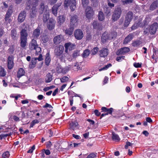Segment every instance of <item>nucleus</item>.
<instances>
[{"label": "nucleus", "mask_w": 158, "mask_h": 158, "mask_svg": "<svg viewBox=\"0 0 158 158\" xmlns=\"http://www.w3.org/2000/svg\"><path fill=\"white\" fill-rule=\"evenodd\" d=\"M108 35L109 40H111L115 38L116 35L115 32L112 31L108 34Z\"/></svg>", "instance_id": "58836bf2"}, {"label": "nucleus", "mask_w": 158, "mask_h": 158, "mask_svg": "<svg viewBox=\"0 0 158 158\" xmlns=\"http://www.w3.org/2000/svg\"><path fill=\"white\" fill-rule=\"evenodd\" d=\"M102 41L103 43L105 42L106 41L109 40L108 37V34L106 32H104L101 37Z\"/></svg>", "instance_id": "cd10ccee"}, {"label": "nucleus", "mask_w": 158, "mask_h": 158, "mask_svg": "<svg viewBox=\"0 0 158 158\" xmlns=\"http://www.w3.org/2000/svg\"><path fill=\"white\" fill-rule=\"evenodd\" d=\"M39 2V0H32V4L33 6L36 7L38 5Z\"/></svg>", "instance_id": "6e6d98bb"}, {"label": "nucleus", "mask_w": 158, "mask_h": 158, "mask_svg": "<svg viewBox=\"0 0 158 158\" xmlns=\"http://www.w3.org/2000/svg\"><path fill=\"white\" fill-rule=\"evenodd\" d=\"M52 80V76L50 73H48L46 76L45 81L46 83L50 82Z\"/></svg>", "instance_id": "473e14b6"}, {"label": "nucleus", "mask_w": 158, "mask_h": 158, "mask_svg": "<svg viewBox=\"0 0 158 158\" xmlns=\"http://www.w3.org/2000/svg\"><path fill=\"white\" fill-rule=\"evenodd\" d=\"M37 62V58H34L31 60L30 65L31 67H34L35 66V64Z\"/></svg>", "instance_id": "79ce46f5"}, {"label": "nucleus", "mask_w": 158, "mask_h": 158, "mask_svg": "<svg viewBox=\"0 0 158 158\" xmlns=\"http://www.w3.org/2000/svg\"><path fill=\"white\" fill-rule=\"evenodd\" d=\"M40 28L37 27L35 29L33 32V37L34 39H37L40 35Z\"/></svg>", "instance_id": "bb28decb"}, {"label": "nucleus", "mask_w": 158, "mask_h": 158, "mask_svg": "<svg viewBox=\"0 0 158 158\" xmlns=\"http://www.w3.org/2000/svg\"><path fill=\"white\" fill-rule=\"evenodd\" d=\"M81 4L84 7H86L89 3V0H81Z\"/></svg>", "instance_id": "49530a36"}, {"label": "nucleus", "mask_w": 158, "mask_h": 158, "mask_svg": "<svg viewBox=\"0 0 158 158\" xmlns=\"http://www.w3.org/2000/svg\"><path fill=\"white\" fill-rule=\"evenodd\" d=\"M112 64H109L105 66V67L99 69V70L101 71L102 70H105L108 69L109 67L111 66Z\"/></svg>", "instance_id": "3c124183"}, {"label": "nucleus", "mask_w": 158, "mask_h": 158, "mask_svg": "<svg viewBox=\"0 0 158 158\" xmlns=\"http://www.w3.org/2000/svg\"><path fill=\"white\" fill-rule=\"evenodd\" d=\"M49 17V11L48 13H44L43 16V21L44 23H46Z\"/></svg>", "instance_id": "7c9ffc66"}, {"label": "nucleus", "mask_w": 158, "mask_h": 158, "mask_svg": "<svg viewBox=\"0 0 158 158\" xmlns=\"http://www.w3.org/2000/svg\"><path fill=\"white\" fill-rule=\"evenodd\" d=\"M90 52L89 50L86 49L85 50L83 53L82 56L83 57H87L89 54Z\"/></svg>", "instance_id": "37998d69"}, {"label": "nucleus", "mask_w": 158, "mask_h": 158, "mask_svg": "<svg viewBox=\"0 0 158 158\" xmlns=\"http://www.w3.org/2000/svg\"><path fill=\"white\" fill-rule=\"evenodd\" d=\"M133 65L136 68H140L141 67V64L139 63H135L133 64Z\"/></svg>", "instance_id": "680f3d73"}, {"label": "nucleus", "mask_w": 158, "mask_h": 158, "mask_svg": "<svg viewBox=\"0 0 158 158\" xmlns=\"http://www.w3.org/2000/svg\"><path fill=\"white\" fill-rule=\"evenodd\" d=\"M62 36L61 35L56 36L53 39L54 43L56 44H60L62 41Z\"/></svg>", "instance_id": "6ab92c4d"}, {"label": "nucleus", "mask_w": 158, "mask_h": 158, "mask_svg": "<svg viewBox=\"0 0 158 158\" xmlns=\"http://www.w3.org/2000/svg\"><path fill=\"white\" fill-rule=\"evenodd\" d=\"M79 55V52L77 51H74L73 54V56L74 58H76Z\"/></svg>", "instance_id": "13d9d810"}, {"label": "nucleus", "mask_w": 158, "mask_h": 158, "mask_svg": "<svg viewBox=\"0 0 158 158\" xmlns=\"http://www.w3.org/2000/svg\"><path fill=\"white\" fill-rule=\"evenodd\" d=\"M122 13V10L120 7H116L112 15V20L114 21H117L121 16Z\"/></svg>", "instance_id": "f03ea898"}, {"label": "nucleus", "mask_w": 158, "mask_h": 158, "mask_svg": "<svg viewBox=\"0 0 158 158\" xmlns=\"http://www.w3.org/2000/svg\"><path fill=\"white\" fill-rule=\"evenodd\" d=\"M142 44V42L139 40H136L133 41L132 45L134 47H137L139 46Z\"/></svg>", "instance_id": "e433bc0d"}, {"label": "nucleus", "mask_w": 158, "mask_h": 158, "mask_svg": "<svg viewBox=\"0 0 158 158\" xmlns=\"http://www.w3.org/2000/svg\"><path fill=\"white\" fill-rule=\"evenodd\" d=\"M133 144V143H132L129 142H127L126 143V144L125 146V149H127L129 146H132Z\"/></svg>", "instance_id": "052dcab7"}, {"label": "nucleus", "mask_w": 158, "mask_h": 158, "mask_svg": "<svg viewBox=\"0 0 158 158\" xmlns=\"http://www.w3.org/2000/svg\"><path fill=\"white\" fill-rule=\"evenodd\" d=\"M6 72L5 71L4 69L0 66V77H4L6 76Z\"/></svg>", "instance_id": "f704fd0d"}, {"label": "nucleus", "mask_w": 158, "mask_h": 158, "mask_svg": "<svg viewBox=\"0 0 158 158\" xmlns=\"http://www.w3.org/2000/svg\"><path fill=\"white\" fill-rule=\"evenodd\" d=\"M69 78L67 77H63L60 78V81L62 83H64L69 81Z\"/></svg>", "instance_id": "09e8293b"}, {"label": "nucleus", "mask_w": 158, "mask_h": 158, "mask_svg": "<svg viewBox=\"0 0 158 158\" xmlns=\"http://www.w3.org/2000/svg\"><path fill=\"white\" fill-rule=\"evenodd\" d=\"M13 13V10L11 7H9L6 14L11 15Z\"/></svg>", "instance_id": "bf43d9fd"}, {"label": "nucleus", "mask_w": 158, "mask_h": 158, "mask_svg": "<svg viewBox=\"0 0 158 158\" xmlns=\"http://www.w3.org/2000/svg\"><path fill=\"white\" fill-rule=\"evenodd\" d=\"M65 17L63 16H60L58 18V23L60 25L62 24L64 22Z\"/></svg>", "instance_id": "2f4dec72"}, {"label": "nucleus", "mask_w": 158, "mask_h": 158, "mask_svg": "<svg viewBox=\"0 0 158 158\" xmlns=\"http://www.w3.org/2000/svg\"><path fill=\"white\" fill-rule=\"evenodd\" d=\"M74 30V27L70 26L69 28L66 29L65 31V33L66 34L68 35H71L73 34Z\"/></svg>", "instance_id": "a878e982"}, {"label": "nucleus", "mask_w": 158, "mask_h": 158, "mask_svg": "<svg viewBox=\"0 0 158 158\" xmlns=\"http://www.w3.org/2000/svg\"><path fill=\"white\" fill-rule=\"evenodd\" d=\"M80 67H78V64L77 63H76L74 66V69L75 71H77L78 70L80 69Z\"/></svg>", "instance_id": "774afa93"}, {"label": "nucleus", "mask_w": 158, "mask_h": 158, "mask_svg": "<svg viewBox=\"0 0 158 158\" xmlns=\"http://www.w3.org/2000/svg\"><path fill=\"white\" fill-rule=\"evenodd\" d=\"M23 29L20 32V46L23 49H26V46L27 45L28 34L27 31V27L28 25L23 26Z\"/></svg>", "instance_id": "f257e3e1"}, {"label": "nucleus", "mask_w": 158, "mask_h": 158, "mask_svg": "<svg viewBox=\"0 0 158 158\" xmlns=\"http://www.w3.org/2000/svg\"><path fill=\"white\" fill-rule=\"evenodd\" d=\"M130 51V49L127 47H124L119 50L117 52V55L124 54Z\"/></svg>", "instance_id": "f3484780"}, {"label": "nucleus", "mask_w": 158, "mask_h": 158, "mask_svg": "<svg viewBox=\"0 0 158 158\" xmlns=\"http://www.w3.org/2000/svg\"><path fill=\"white\" fill-rule=\"evenodd\" d=\"M132 18V12L130 11L128 12L126 16L125 19L131 21Z\"/></svg>", "instance_id": "c9c22d12"}, {"label": "nucleus", "mask_w": 158, "mask_h": 158, "mask_svg": "<svg viewBox=\"0 0 158 158\" xmlns=\"http://www.w3.org/2000/svg\"><path fill=\"white\" fill-rule=\"evenodd\" d=\"M85 14L86 18L88 19H91L94 15V12L93 9L90 6L87 7L85 10Z\"/></svg>", "instance_id": "39448f33"}, {"label": "nucleus", "mask_w": 158, "mask_h": 158, "mask_svg": "<svg viewBox=\"0 0 158 158\" xmlns=\"http://www.w3.org/2000/svg\"><path fill=\"white\" fill-rule=\"evenodd\" d=\"M74 35L75 39L77 40L82 39L84 36L83 31L79 29H77L75 31Z\"/></svg>", "instance_id": "0eeeda50"}, {"label": "nucleus", "mask_w": 158, "mask_h": 158, "mask_svg": "<svg viewBox=\"0 0 158 158\" xmlns=\"http://www.w3.org/2000/svg\"><path fill=\"white\" fill-rule=\"evenodd\" d=\"M14 57L12 55H10L8 56L7 60L8 67L9 69H12L14 66L13 62Z\"/></svg>", "instance_id": "2eb2a0df"}, {"label": "nucleus", "mask_w": 158, "mask_h": 158, "mask_svg": "<svg viewBox=\"0 0 158 158\" xmlns=\"http://www.w3.org/2000/svg\"><path fill=\"white\" fill-rule=\"evenodd\" d=\"M45 60V64L47 66H48L51 61V58L49 53L46 54Z\"/></svg>", "instance_id": "c85d7f7f"}, {"label": "nucleus", "mask_w": 158, "mask_h": 158, "mask_svg": "<svg viewBox=\"0 0 158 158\" xmlns=\"http://www.w3.org/2000/svg\"><path fill=\"white\" fill-rule=\"evenodd\" d=\"M52 145L51 142L49 141H48L46 143V147L48 148H49Z\"/></svg>", "instance_id": "338daca9"}, {"label": "nucleus", "mask_w": 158, "mask_h": 158, "mask_svg": "<svg viewBox=\"0 0 158 158\" xmlns=\"http://www.w3.org/2000/svg\"><path fill=\"white\" fill-rule=\"evenodd\" d=\"M49 40V38L48 36L47 35H44L42 37V40L44 43L47 42Z\"/></svg>", "instance_id": "864d4df0"}, {"label": "nucleus", "mask_w": 158, "mask_h": 158, "mask_svg": "<svg viewBox=\"0 0 158 158\" xmlns=\"http://www.w3.org/2000/svg\"><path fill=\"white\" fill-rule=\"evenodd\" d=\"M38 12L40 15L45 13H48L49 12L48 6L47 5H45L44 2H41L39 6Z\"/></svg>", "instance_id": "423d86ee"}, {"label": "nucleus", "mask_w": 158, "mask_h": 158, "mask_svg": "<svg viewBox=\"0 0 158 158\" xmlns=\"http://www.w3.org/2000/svg\"><path fill=\"white\" fill-rule=\"evenodd\" d=\"M39 45L37 44V41L35 40L32 39L29 44V49L31 50H33L35 49Z\"/></svg>", "instance_id": "dca6fc26"}, {"label": "nucleus", "mask_w": 158, "mask_h": 158, "mask_svg": "<svg viewBox=\"0 0 158 158\" xmlns=\"http://www.w3.org/2000/svg\"><path fill=\"white\" fill-rule=\"evenodd\" d=\"M112 64H109L105 66V67L99 69V70L101 71L102 70H105L108 69L109 67L111 66Z\"/></svg>", "instance_id": "8fccbe9b"}, {"label": "nucleus", "mask_w": 158, "mask_h": 158, "mask_svg": "<svg viewBox=\"0 0 158 158\" xmlns=\"http://www.w3.org/2000/svg\"><path fill=\"white\" fill-rule=\"evenodd\" d=\"M56 70L58 73H62L63 74H65L66 73L68 72L67 70L66 69H63L60 66H57L56 69Z\"/></svg>", "instance_id": "393cba45"}, {"label": "nucleus", "mask_w": 158, "mask_h": 158, "mask_svg": "<svg viewBox=\"0 0 158 158\" xmlns=\"http://www.w3.org/2000/svg\"><path fill=\"white\" fill-rule=\"evenodd\" d=\"M26 15V12L25 10L21 11L19 15L18 20L19 22L22 23L25 20Z\"/></svg>", "instance_id": "9b49d317"}, {"label": "nucleus", "mask_w": 158, "mask_h": 158, "mask_svg": "<svg viewBox=\"0 0 158 158\" xmlns=\"http://www.w3.org/2000/svg\"><path fill=\"white\" fill-rule=\"evenodd\" d=\"M158 7V0L154 1L150 6L149 9L150 10H153Z\"/></svg>", "instance_id": "4be33fe9"}, {"label": "nucleus", "mask_w": 158, "mask_h": 158, "mask_svg": "<svg viewBox=\"0 0 158 158\" xmlns=\"http://www.w3.org/2000/svg\"><path fill=\"white\" fill-rule=\"evenodd\" d=\"M10 155L9 152L6 151L2 154V157L3 158H8Z\"/></svg>", "instance_id": "603ef678"}, {"label": "nucleus", "mask_w": 158, "mask_h": 158, "mask_svg": "<svg viewBox=\"0 0 158 158\" xmlns=\"http://www.w3.org/2000/svg\"><path fill=\"white\" fill-rule=\"evenodd\" d=\"M37 9L35 6H32L30 12V16L31 18H34L36 17Z\"/></svg>", "instance_id": "4468645a"}, {"label": "nucleus", "mask_w": 158, "mask_h": 158, "mask_svg": "<svg viewBox=\"0 0 158 158\" xmlns=\"http://www.w3.org/2000/svg\"><path fill=\"white\" fill-rule=\"evenodd\" d=\"M98 47H95L92 50V54L93 55L96 54L98 51Z\"/></svg>", "instance_id": "4d7b16f0"}, {"label": "nucleus", "mask_w": 158, "mask_h": 158, "mask_svg": "<svg viewBox=\"0 0 158 158\" xmlns=\"http://www.w3.org/2000/svg\"><path fill=\"white\" fill-rule=\"evenodd\" d=\"M39 121L37 119H35L33 120L31 123V124L30 126V128H31L33 127L36 124L39 123Z\"/></svg>", "instance_id": "a18cd8bd"}, {"label": "nucleus", "mask_w": 158, "mask_h": 158, "mask_svg": "<svg viewBox=\"0 0 158 158\" xmlns=\"http://www.w3.org/2000/svg\"><path fill=\"white\" fill-rule=\"evenodd\" d=\"M61 3H57L54 5L52 8L53 14L55 16L57 15V10L58 8L61 6Z\"/></svg>", "instance_id": "412c9836"}, {"label": "nucleus", "mask_w": 158, "mask_h": 158, "mask_svg": "<svg viewBox=\"0 0 158 158\" xmlns=\"http://www.w3.org/2000/svg\"><path fill=\"white\" fill-rule=\"evenodd\" d=\"M101 110H102V112H106V114H107V115L108 114H111L112 111L114 110L112 108H108L105 107H102Z\"/></svg>", "instance_id": "5701e85b"}, {"label": "nucleus", "mask_w": 158, "mask_h": 158, "mask_svg": "<svg viewBox=\"0 0 158 158\" xmlns=\"http://www.w3.org/2000/svg\"><path fill=\"white\" fill-rule=\"evenodd\" d=\"M158 27V24L156 22L154 23L151 25L150 28L149 32L151 35L154 34Z\"/></svg>", "instance_id": "f8f14e48"}, {"label": "nucleus", "mask_w": 158, "mask_h": 158, "mask_svg": "<svg viewBox=\"0 0 158 158\" xmlns=\"http://www.w3.org/2000/svg\"><path fill=\"white\" fill-rule=\"evenodd\" d=\"M64 5L65 6H70V9L73 11L76 8V0H64Z\"/></svg>", "instance_id": "20e7f679"}, {"label": "nucleus", "mask_w": 158, "mask_h": 158, "mask_svg": "<svg viewBox=\"0 0 158 158\" xmlns=\"http://www.w3.org/2000/svg\"><path fill=\"white\" fill-rule=\"evenodd\" d=\"M64 50V47L61 45H60L58 47L56 48L54 51L55 55L61 60H62L64 59L63 56V52Z\"/></svg>", "instance_id": "7ed1b4c3"}, {"label": "nucleus", "mask_w": 158, "mask_h": 158, "mask_svg": "<svg viewBox=\"0 0 158 158\" xmlns=\"http://www.w3.org/2000/svg\"><path fill=\"white\" fill-rule=\"evenodd\" d=\"M108 49L104 48L100 50L98 52V54L101 57H105L108 54Z\"/></svg>", "instance_id": "1a4fd4ad"}, {"label": "nucleus", "mask_w": 158, "mask_h": 158, "mask_svg": "<svg viewBox=\"0 0 158 158\" xmlns=\"http://www.w3.org/2000/svg\"><path fill=\"white\" fill-rule=\"evenodd\" d=\"M112 139L113 140L117 141H119L120 139L118 135L114 132L112 133Z\"/></svg>", "instance_id": "72a5a7b5"}, {"label": "nucleus", "mask_w": 158, "mask_h": 158, "mask_svg": "<svg viewBox=\"0 0 158 158\" xmlns=\"http://www.w3.org/2000/svg\"><path fill=\"white\" fill-rule=\"evenodd\" d=\"M78 20V17L77 15H74L70 17V25L74 27Z\"/></svg>", "instance_id": "ddd939ff"}, {"label": "nucleus", "mask_w": 158, "mask_h": 158, "mask_svg": "<svg viewBox=\"0 0 158 158\" xmlns=\"http://www.w3.org/2000/svg\"><path fill=\"white\" fill-rule=\"evenodd\" d=\"M25 72L23 69L22 68H20L17 73V77L18 78H20L22 76H23L25 74Z\"/></svg>", "instance_id": "c756f323"}, {"label": "nucleus", "mask_w": 158, "mask_h": 158, "mask_svg": "<svg viewBox=\"0 0 158 158\" xmlns=\"http://www.w3.org/2000/svg\"><path fill=\"white\" fill-rule=\"evenodd\" d=\"M35 50H36V53L37 54H38L39 53H40L41 52V48L38 46H37Z\"/></svg>", "instance_id": "e2e57ef3"}, {"label": "nucleus", "mask_w": 158, "mask_h": 158, "mask_svg": "<svg viewBox=\"0 0 158 158\" xmlns=\"http://www.w3.org/2000/svg\"><path fill=\"white\" fill-rule=\"evenodd\" d=\"M64 46L65 48H67L69 51H70L72 50L74 48L75 45L70 42H69L65 43L64 44Z\"/></svg>", "instance_id": "b1692460"}, {"label": "nucleus", "mask_w": 158, "mask_h": 158, "mask_svg": "<svg viewBox=\"0 0 158 158\" xmlns=\"http://www.w3.org/2000/svg\"><path fill=\"white\" fill-rule=\"evenodd\" d=\"M125 58V56H120L117 57L116 58V60L117 61H119L122 60V59H124Z\"/></svg>", "instance_id": "0e129e2a"}, {"label": "nucleus", "mask_w": 158, "mask_h": 158, "mask_svg": "<svg viewBox=\"0 0 158 158\" xmlns=\"http://www.w3.org/2000/svg\"><path fill=\"white\" fill-rule=\"evenodd\" d=\"M96 157V155L94 153H92L89 155L87 158H94Z\"/></svg>", "instance_id": "69168bd1"}, {"label": "nucleus", "mask_w": 158, "mask_h": 158, "mask_svg": "<svg viewBox=\"0 0 158 158\" xmlns=\"http://www.w3.org/2000/svg\"><path fill=\"white\" fill-rule=\"evenodd\" d=\"M17 33L15 29H13L11 31V36L12 38L14 39L15 40L17 38L16 37Z\"/></svg>", "instance_id": "4c0bfd02"}, {"label": "nucleus", "mask_w": 158, "mask_h": 158, "mask_svg": "<svg viewBox=\"0 0 158 158\" xmlns=\"http://www.w3.org/2000/svg\"><path fill=\"white\" fill-rule=\"evenodd\" d=\"M78 123L76 121L72 122L69 124L70 129L75 130L78 128Z\"/></svg>", "instance_id": "aec40b11"}, {"label": "nucleus", "mask_w": 158, "mask_h": 158, "mask_svg": "<svg viewBox=\"0 0 158 158\" xmlns=\"http://www.w3.org/2000/svg\"><path fill=\"white\" fill-rule=\"evenodd\" d=\"M133 1L134 0H123L122 1V2L123 5H127L132 3Z\"/></svg>", "instance_id": "de8ad7c7"}, {"label": "nucleus", "mask_w": 158, "mask_h": 158, "mask_svg": "<svg viewBox=\"0 0 158 158\" xmlns=\"http://www.w3.org/2000/svg\"><path fill=\"white\" fill-rule=\"evenodd\" d=\"M134 35L132 33L129 34L123 40V44H126L130 42L133 38Z\"/></svg>", "instance_id": "a211bd4d"}, {"label": "nucleus", "mask_w": 158, "mask_h": 158, "mask_svg": "<svg viewBox=\"0 0 158 158\" xmlns=\"http://www.w3.org/2000/svg\"><path fill=\"white\" fill-rule=\"evenodd\" d=\"M26 9L29 10L31 8L32 1L31 0H26Z\"/></svg>", "instance_id": "a19ab883"}, {"label": "nucleus", "mask_w": 158, "mask_h": 158, "mask_svg": "<svg viewBox=\"0 0 158 158\" xmlns=\"http://www.w3.org/2000/svg\"><path fill=\"white\" fill-rule=\"evenodd\" d=\"M93 28L98 30H101L102 29L103 26L102 23L98 21L94 20L92 23Z\"/></svg>", "instance_id": "9d476101"}, {"label": "nucleus", "mask_w": 158, "mask_h": 158, "mask_svg": "<svg viewBox=\"0 0 158 158\" xmlns=\"http://www.w3.org/2000/svg\"><path fill=\"white\" fill-rule=\"evenodd\" d=\"M131 21L130 20H128L127 19H125V22H124V26L125 27H128V25H129L130 22Z\"/></svg>", "instance_id": "5fc2aeb1"}, {"label": "nucleus", "mask_w": 158, "mask_h": 158, "mask_svg": "<svg viewBox=\"0 0 158 158\" xmlns=\"http://www.w3.org/2000/svg\"><path fill=\"white\" fill-rule=\"evenodd\" d=\"M56 23V22L54 19L52 18H50L47 23V28L50 31L52 30L55 28Z\"/></svg>", "instance_id": "6e6552de"}, {"label": "nucleus", "mask_w": 158, "mask_h": 158, "mask_svg": "<svg viewBox=\"0 0 158 158\" xmlns=\"http://www.w3.org/2000/svg\"><path fill=\"white\" fill-rule=\"evenodd\" d=\"M98 19L100 21H103L104 19V15L102 11H100L99 12L98 15Z\"/></svg>", "instance_id": "ea45409f"}, {"label": "nucleus", "mask_w": 158, "mask_h": 158, "mask_svg": "<svg viewBox=\"0 0 158 158\" xmlns=\"http://www.w3.org/2000/svg\"><path fill=\"white\" fill-rule=\"evenodd\" d=\"M111 9L109 7H106L104 8V12L107 15L109 16L110 15Z\"/></svg>", "instance_id": "c03bdc74"}]
</instances>
